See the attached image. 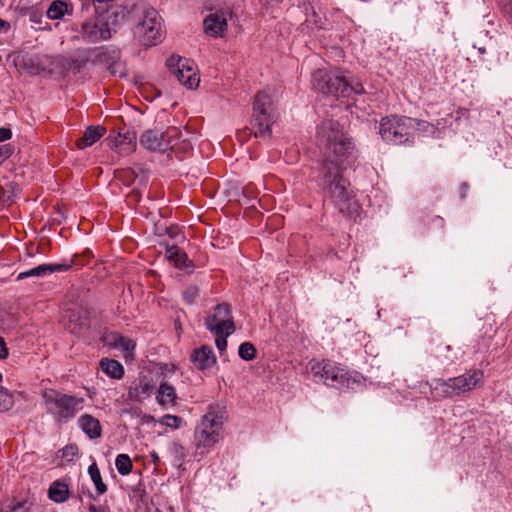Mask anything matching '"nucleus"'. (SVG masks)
I'll list each match as a JSON object with an SVG mask.
<instances>
[{
    "label": "nucleus",
    "instance_id": "1",
    "mask_svg": "<svg viewBox=\"0 0 512 512\" xmlns=\"http://www.w3.org/2000/svg\"><path fill=\"white\" fill-rule=\"evenodd\" d=\"M316 138L325 156L319 172V185L324 198L343 216L355 219L361 208L350 182L343 174L344 162L353 152V145L344 126L339 121L324 120L318 127Z\"/></svg>",
    "mask_w": 512,
    "mask_h": 512
},
{
    "label": "nucleus",
    "instance_id": "2",
    "mask_svg": "<svg viewBox=\"0 0 512 512\" xmlns=\"http://www.w3.org/2000/svg\"><path fill=\"white\" fill-rule=\"evenodd\" d=\"M312 85L321 93L336 97L364 93V87L359 81L347 78L340 72L325 69H318L312 74Z\"/></svg>",
    "mask_w": 512,
    "mask_h": 512
},
{
    "label": "nucleus",
    "instance_id": "3",
    "mask_svg": "<svg viewBox=\"0 0 512 512\" xmlns=\"http://www.w3.org/2000/svg\"><path fill=\"white\" fill-rule=\"evenodd\" d=\"M223 421L224 411L219 407L210 406L195 430L196 454L203 456L209 453L212 447L219 442L223 433Z\"/></svg>",
    "mask_w": 512,
    "mask_h": 512
},
{
    "label": "nucleus",
    "instance_id": "4",
    "mask_svg": "<svg viewBox=\"0 0 512 512\" xmlns=\"http://www.w3.org/2000/svg\"><path fill=\"white\" fill-rule=\"evenodd\" d=\"M483 372L478 369L446 380L438 379L431 385L432 394L441 398H453L468 393L483 381Z\"/></svg>",
    "mask_w": 512,
    "mask_h": 512
},
{
    "label": "nucleus",
    "instance_id": "5",
    "mask_svg": "<svg viewBox=\"0 0 512 512\" xmlns=\"http://www.w3.org/2000/svg\"><path fill=\"white\" fill-rule=\"evenodd\" d=\"M163 24L159 13L150 6H143L138 14L134 35L145 46H154L162 41Z\"/></svg>",
    "mask_w": 512,
    "mask_h": 512
},
{
    "label": "nucleus",
    "instance_id": "6",
    "mask_svg": "<svg viewBox=\"0 0 512 512\" xmlns=\"http://www.w3.org/2000/svg\"><path fill=\"white\" fill-rule=\"evenodd\" d=\"M46 411L57 422L73 418L83 407V398L62 394L56 390L45 391L42 395Z\"/></svg>",
    "mask_w": 512,
    "mask_h": 512
},
{
    "label": "nucleus",
    "instance_id": "7",
    "mask_svg": "<svg viewBox=\"0 0 512 512\" xmlns=\"http://www.w3.org/2000/svg\"><path fill=\"white\" fill-rule=\"evenodd\" d=\"M277 116L271 96L266 92H259L253 103L252 123L256 129L255 136L269 135Z\"/></svg>",
    "mask_w": 512,
    "mask_h": 512
},
{
    "label": "nucleus",
    "instance_id": "8",
    "mask_svg": "<svg viewBox=\"0 0 512 512\" xmlns=\"http://www.w3.org/2000/svg\"><path fill=\"white\" fill-rule=\"evenodd\" d=\"M414 118L390 116L382 118L379 125L381 138L391 144H403L410 140L413 131Z\"/></svg>",
    "mask_w": 512,
    "mask_h": 512
},
{
    "label": "nucleus",
    "instance_id": "9",
    "mask_svg": "<svg viewBox=\"0 0 512 512\" xmlns=\"http://www.w3.org/2000/svg\"><path fill=\"white\" fill-rule=\"evenodd\" d=\"M166 66L177 80L189 89H195L200 83L197 67L193 61L178 55H171L166 60Z\"/></svg>",
    "mask_w": 512,
    "mask_h": 512
},
{
    "label": "nucleus",
    "instance_id": "10",
    "mask_svg": "<svg viewBox=\"0 0 512 512\" xmlns=\"http://www.w3.org/2000/svg\"><path fill=\"white\" fill-rule=\"evenodd\" d=\"M178 135L179 132L176 128H169L166 131L149 129L140 136V144L150 151H165L174 148Z\"/></svg>",
    "mask_w": 512,
    "mask_h": 512
},
{
    "label": "nucleus",
    "instance_id": "11",
    "mask_svg": "<svg viewBox=\"0 0 512 512\" xmlns=\"http://www.w3.org/2000/svg\"><path fill=\"white\" fill-rule=\"evenodd\" d=\"M109 15H96L81 25L82 38L90 43H97L111 38L113 28L110 25Z\"/></svg>",
    "mask_w": 512,
    "mask_h": 512
},
{
    "label": "nucleus",
    "instance_id": "12",
    "mask_svg": "<svg viewBox=\"0 0 512 512\" xmlns=\"http://www.w3.org/2000/svg\"><path fill=\"white\" fill-rule=\"evenodd\" d=\"M206 328L213 334L231 335L235 331L232 313L228 304H218L205 320Z\"/></svg>",
    "mask_w": 512,
    "mask_h": 512
},
{
    "label": "nucleus",
    "instance_id": "13",
    "mask_svg": "<svg viewBox=\"0 0 512 512\" xmlns=\"http://www.w3.org/2000/svg\"><path fill=\"white\" fill-rule=\"evenodd\" d=\"M232 13L229 8L218 9L211 12L204 19L205 32L213 37H222L227 29V21Z\"/></svg>",
    "mask_w": 512,
    "mask_h": 512
},
{
    "label": "nucleus",
    "instance_id": "14",
    "mask_svg": "<svg viewBox=\"0 0 512 512\" xmlns=\"http://www.w3.org/2000/svg\"><path fill=\"white\" fill-rule=\"evenodd\" d=\"M332 373L330 377V381H327V386L336 388V389H345V388H355V384L361 383V377L357 374H351L345 369L337 364H335L333 370H330Z\"/></svg>",
    "mask_w": 512,
    "mask_h": 512
},
{
    "label": "nucleus",
    "instance_id": "15",
    "mask_svg": "<svg viewBox=\"0 0 512 512\" xmlns=\"http://www.w3.org/2000/svg\"><path fill=\"white\" fill-rule=\"evenodd\" d=\"M154 389V385L147 377H139L132 381L128 390L130 400L141 402L150 397Z\"/></svg>",
    "mask_w": 512,
    "mask_h": 512
},
{
    "label": "nucleus",
    "instance_id": "16",
    "mask_svg": "<svg viewBox=\"0 0 512 512\" xmlns=\"http://www.w3.org/2000/svg\"><path fill=\"white\" fill-rule=\"evenodd\" d=\"M111 147L120 155H128L136 148V134L133 131L119 132L111 139Z\"/></svg>",
    "mask_w": 512,
    "mask_h": 512
},
{
    "label": "nucleus",
    "instance_id": "17",
    "mask_svg": "<svg viewBox=\"0 0 512 512\" xmlns=\"http://www.w3.org/2000/svg\"><path fill=\"white\" fill-rule=\"evenodd\" d=\"M116 178L125 186H134L135 189L146 186V175L140 167L119 170L116 172Z\"/></svg>",
    "mask_w": 512,
    "mask_h": 512
},
{
    "label": "nucleus",
    "instance_id": "18",
    "mask_svg": "<svg viewBox=\"0 0 512 512\" xmlns=\"http://www.w3.org/2000/svg\"><path fill=\"white\" fill-rule=\"evenodd\" d=\"M71 267V263H56V264H41L37 267L20 272L17 280H22L28 277H44L54 272L67 271Z\"/></svg>",
    "mask_w": 512,
    "mask_h": 512
},
{
    "label": "nucleus",
    "instance_id": "19",
    "mask_svg": "<svg viewBox=\"0 0 512 512\" xmlns=\"http://www.w3.org/2000/svg\"><path fill=\"white\" fill-rule=\"evenodd\" d=\"M334 366L335 363L329 360H323L321 362L310 361L307 369L315 382L327 385V381H330V377L332 375L330 370H333Z\"/></svg>",
    "mask_w": 512,
    "mask_h": 512
},
{
    "label": "nucleus",
    "instance_id": "20",
    "mask_svg": "<svg viewBox=\"0 0 512 512\" xmlns=\"http://www.w3.org/2000/svg\"><path fill=\"white\" fill-rule=\"evenodd\" d=\"M191 359L199 370L209 369L216 363V357L212 348L206 345L195 349L191 355Z\"/></svg>",
    "mask_w": 512,
    "mask_h": 512
},
{
    "label": "nucleus",
    "instance_id": "21",
    "mask_svg": "<svg viewBox=\"0 0 512 512\" xmlns=\"http://www.w3.org/2000/svg\"><path fill=\"white\" fill-rule=\"evenodd\" d=\"M177 394L175 388L168 381H160L156 395L157 403L163 408H171L176 405Z\"/></svg>",
    "mask_w": 512,
    "mask_h": 512
},
{
    "label": "nucleus",
    "instance_id": "22",
    "mask_svg": "<svg viewBox=\"0 0 512 512\" xmlns=\"http://www.w3.org/2000/svg\"><path fill=\"white\" fill-rule=\"evenodd\" d=\"M78 424L81 430L90 438L96 439L101 436L102 428L98 419L95 417L84 414L78 419Z\"/></svg>",
    "mask_w": 512,
    "mask_h": 512
},
{
    "label": "nucleus",
    "instance_id": "23",
    "mask_svg": "<svg viewBox=\"0 0 512 512\" xmlns=\"http://www.w3.org/2000/svg\"><path fill=\"white\" fill-rule=\"evenodd\" d=\"M105 133V128L97 125V126H89L83 136L77 140V147L79 149H84L89 146H92L96 143Z\"/></svg>",
    "mask_w": 512,
    "mask_h": 512
},
{
    "label": "nucleus",
    "instance_id": "24",
    "mask_svg": "<svg viewBox=\"0 0 512 512\" xmlns=\"http://www.w3.org/2000/svg\"><path fill=\"white\" fill-rule=\"evenodd\" d=\"M100 366L102 371L111 378L121 379L124 375L123 366L116 360L102 359Z\"/></svg>",
    "mask_w": 512,
    "mask_h": 512
},
{
    "label": "nucleus",
    "instance_id": "25",
    "mask_svg": "<svg viewBox=\"0 0 512 512\" xmlns=\"http://www.w3.org/2000/svg\"><path fill=\"white\" fill-rule=\"evenodd\" d=\"M70 13L71 9L66 2L61 0H55L50 4L47 10V17L56 20L61 19L64 15Z\"/></svg>",
    "mask_w": 512,
    "mask_h": 512
},
{
    "label": "nucleus",
    "instance_id": "26",
    "mask_svg": "<svg viewBox=\"0 0 512 512\" xmlns=\"http://www.w3.org/2000/svg\"><path fill=\"white\" fill-rule=\"evenodd\" d=\"M68 487L66 484L61 482H54L49 488L48 495L51 500L57 503H62L68 498Z\"/></svg>",
    "mask_w": 512,
    "mask_h": 512
},
{
    "label": "nucleus",
    "instance_id": "27",
    "mask_svg": "<svg viewBox=\"0 0 512 512\" xmlns=\"http://www.w3.org/2000/svg\"><path fill=\"white\" fill-rule=\"evenodd\" d=\"M166 257L172 261L176 267H186L187 256L182 249L177 246H171L166 250Z\"/></svg>",
    "mask_w": 512,
    "mask_h": 512
},
{
    "label": "nucleus",
    "instance_id": "28",
    "mask_svg": "<svg viewBox=\"0 0 512 512\" xmlns=\"http://www.w3.org/2000/svg\"><path fill=\"white\" fill-rule=\"evenodd\" d=\"M88 473L90 475L92 482L95 485L97 493L99 495L104 494L107 491V487L102 480L100 470L95 462L88 467Z\"/></svg>",
    "mask_w": 512,
    "mask_h": 512
},
{
    "label": "nucleus",
    "instance_id": "29",
    "mask_svg": "<svg viewBox=\"0 0 512 512\" xmlns=\"http://www.w3.org/2000/svg\"><path fill=\"white\" fill-rule=\"evenodd\" d=\"M68 320V329L73 334H80L85 321L81 318L80 313L76 311H70L65 315Z\"/></svg>",
    "mask_w": 512,
    "mask_h": 512
},
{
    "label": "nucleus",
    "instance_id": "30",
    "mask_svg": "<svg viewBox=\"0 0 512 512\" xmlns=\"http://www.w3.org/2000/svg\"><path fill=\"white\" fill-rule=\"evenodd\" d=\"M115 347L122 350L125 358H133V351L135 349V342L127 337L118 336L115 340Z\"/></svg>",
    "mask_w": 512,
    "mask_h": 512
},
{
    "label": "nucleus",
    "instance_id": "31",
    "mask_svg": "<svg viewBox=\"0 0 512 512\" xmlns=\"http://www.w3.org/2000/svg\"><path fill=\"white\" fill-rule=\"evenodd\" d=\"M417 130L424 135L437 136L438 128L427 121L418 120L414 118L413 131Z\"/></svg>",
    "mask_w": 512,
    "mask_h": 512
},
{
    "label": "nucleus",
    "instance_id": "32",
    "mask_svg": "<svg viewBox=\"0 0 512 512\" xmlns=\"http://www.w3.org/2000/svg\"><path fill=\"white\" fill-rule=\"evenodd\" d=\"M115 466L119 474L128 475L132 470V461L127 454H119L116 457Z\"/></svg>",
    "mask_w": 512,
    "mask_h": 512
},
{
    "label": "nucleus",
    "instance_id": "33",
    "mask_svg": "<svg viewBox=\"0 0 512 512\" xmlns=\"http://www.w3.org/2000/svg\"><path fill=\"white\" fill-rule=\"evenodd\" d=\"M13 405V395L7 389L0 387V412H6L10 410Z\"/></svg>",
    "mask_w": 512,
    "mask_h": 512
},
{
    "label": "nucleus",
    "instance_id": "34",
    "mask_svg": "<svg viewBox=\"0 0 512 512\" xmlns=\"http://www.w3.org/2000/svg\"><path fill=\"white\" fill-rule=\"evenodd\" d=\"M238 354L241 359L251 361L256 356V349L250 342H244L239 346Z\"/></svg>",
    "mask_w": 512,
    "mask_h": 512
},
{
    "label": "nucleus",
    "instance_id": "35",
    "mask_svg": "<svg viewBox=\"0 0 512 512\" xmlns=\"http://www.w3.org/2000/svg\"><path fill=\"white\" fill-rule=\"evenodd\" d=\"M158 422L166 427L178 429L182 423V419L176 415L166 414L162 416Z\"/></svg>",
    "mask_w": 512,
    "mask_h": 512
},
{
    "label": "nucleus",
    "instance_id": "36",
    "mask_svg": "<svg viewBox=\"0 0 512 512\" xmlns=\"http://www.w3.org/2000/svg\"><path fill=\"white\" fill-rule=\"evenodd\" d=\"M169 451L171 455L179 462L182 461L186 456L185 448L178 442H173L169 448Z\"/></svg>",
    "mask_w": 512,
    "mask_h": 512
},
{
    "label": "nucleus",
    "instance_id": "37",
    "mask_svg": "<svg viewBox=\"0 0 512 512\" xmlns=\"http://www.w3.org/2000/svg\"><path fill=\"white\" fill-rule=\"evenodd\" d=\"M109 71L112 76H118V77L126 76V68L121 61H114L109 66Z\"/></svg>",
    "mask_w": 512,
    "mask_h": 512
},
{
    "label": "nucleus",
    "instance_id": "38",
    "mask_svg": "<svg viewBox=\"0 0 512 512\" xmlns=\"http://www.w3.org/2000/svg\"><path fill=\"white\" fill-rule=\"evenodd\" d=\"M159 371L162 377L161 381H168V378L175 373L176 366L174 364H162Z\"/></svg>",
    "mask_w": 512,
    "mask_h": 512
},
{
    "label": "nucleus",
    "instance_id": "39",
    "mask_svg": "<svg viewBox=\"0 0 512 512\" xmlns=\"http://www.w3.org/2000/svg\"><path fill=\"white\" fill-rule=\"evenodd\" d=\"M198 297V289L194 286L187 288L183 292V298L188 303L191 304Z\"/></svg>",
    "mask_w": 512,
    "mask_h": 512
},
{
    "label": "nucleus",
    "instance_id": "40",
    "mask_svg": "<svg viewBox=\"0 0 512 512\" xmlns=\"http://www.w3.org/2000/svg\"><path fill=\"white\" fill-rule=\"evenodd\" d=\"M216 339H215V344H216V347L217 349L220 351V352H223L226 350L227 348V340L226 338L229 336V335H226V332H223L221 334H214Z\"/></svg>",
    "mask_w": 512,
    "mask_h": 512
},
{
    "label": "nucleus",
    "instance_id": "41",
    "mask_svg": "<svg viewBox=\"0 0 512 512\" xmlns=\"http://www.w3.org/2000/svg\"><path fill=\"white\" fill-rule=\"evenodd\" d=\"M14 149L10 144H2L0 145V164H2L6 159H8Z\"/></svg>",
    "mask_w": 512,
    "mask_h": 512
},
{
    "label": "nucleus",
    "instance_id": "42",
    "mask_svg": "<svg viewBox=\"0 0 512 512\" xmlns=\"http://www.w3.org/2000/svg\"><path fill=\"white\" fill-rule=\"evenodd\" d=\"M62 452H63V456H65V457H68V456L74 457L78 452V448L74 445H69V446L64 447Z\"/></svg>",
    "mask_w": 512,
    "mask_h": 512
},
{
    "label": "nucleus",
    "instance_id": "43",
    "mask_svg": "<svg viewBox=\"0 0 512 512\" xmlns=\"http://www.w3.org/2000/svg\"><path fill=\"white\" fill-rule=\"evenodd\" d=\"M9 355L4 338L0 337V359H6Z\"/></svg>",
    "mask_w": 512,
    "mask_h": 512
},
{
    "label": "nucleus",
    "instance_id": "44",
    "mask_svg": "<svg viewBox=\"0 0 512 512\" xmlns=\"http://www.w3.org/2000/svg\"><path fill=\"white\" fill-rule=\"evenodd\" d=\"M12 136V132L8 128H0V142L10 139Z\"/></svg>",
    "mask_w": 512,
    "mask_h": 512
},
{
    "label": "nucleus",
    "instance_id": "45",
    "mask_svg": "<svg viewBox=\"0 0 512 512\" xmlns=\"http://www.w3.org/2000/svg\"><path fill=\"white\" fill-rule=\"evenodd\" d=\"M150 456L153 464L157 465L160 462V457L156 451L150 452Z\"/></svg>",
    "mask_w": 512,
    "mask_h": 512
},
{
    "label": "nucleus",
    "instance_id": "46",
    "mask_svg": "<svg viewBox=\"0 0 512 512\" xmlns=\"http://www.w3.org/2000/svg\"><path fill=\"white\" fill-rule=\"evenodd\" d=\"M10 27V24L2 19H0V33L3 31H7Z\"/></svg>",
    "mask_w": 512,
    "mask_h": 512
},
{
    "label": "nucleus",
    "instance_id": "47",
    "mask_svg": "<svg viewBox=\"0 0 512 512\" xmlns=\"http://www.w3.org/2000/svg\"><path fill=\"white\" fill-rule=\"evenodd\" d=\"M89 512H107L104 508L102 507H97L93 504H91L88 508Z\"/></svg>",
    "mask_w": 512,
    "mask_h": 512
},
{
    "label": "nucleus",
    "instance_id": "48",
    "mask_svg": "<svg viewBox=\"0 0 512 512\" xmlns=\"http://www.w3.org/2000/svg\"><path fill=\"white\" fill-rule=\"evenodd\" d=\"M467 189V185L466 184H463L462 185V191H465Z\"/></svg>",
    "mask_w": 512,
    "mask_h": 512
},
{
    "label": "nucleus",
    "instance_id": "49",
    "mask_svg": "<svg viewBox=\"0 0 512 512\" xmlns=\"http://www.w3.org/2000/svg\"><path fill=\"white\" fill-rule=\"evenodd\" d=\"M2 381V374L0 373V382Z\"/></svg>",
    "mask_w": 512,
    "mask_h": 512
}]
</instances>
